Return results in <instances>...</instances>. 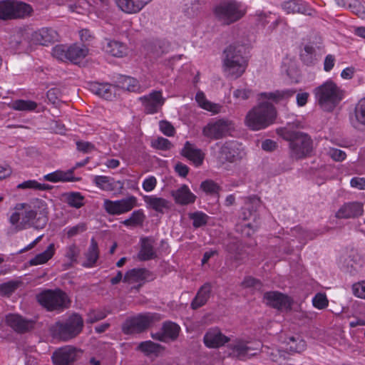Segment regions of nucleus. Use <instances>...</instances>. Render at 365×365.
Instances as JSON below:
<instances>
[{"label": "nucleus", "instance_id": "obj_1", "mask_svg": "<svg viewBox=\"0 0 365 365\" xmlns=\"http://www.w3.org/2000/svg\"><path fill=\"white\" fill-rule=\"evenodd\" d=\"M246 50L245 45L241 43L231 44L224 50L223 68L228 77L237 79L245 73L247 66Z\"/></svg>", "mask_w": 365, "mask_h": 365}, {"label": "nucleus", "instance_id": "obj_2", "mask_svg": "<svg viewBox=\"0 0 365 365\" xmlns=\"http://www.w3.org/2000/svg\"><path fill=\"white\" fill-rule=\"evenodd\" d=\"M279 134L289 142L290 155L292 158H303L311 153L312 140L307 133L284 128L279 131Z\"/></svg>", "mask_w": 365, "mask_h": 365}, {"label": "nucleus", "instance_id": "obj_3", "mask_svg": "<svg viewBox=\"0 0 365 365\" xmlns=\"http://www.w3.org/2000/svg\"><path fill=\"white\" fill-rule=\"evenodd\" d=\"M277 116L274 106L262 102L252 108L246 115L245 125L252 130H259L272 124Z\"/></svg>", "mask_w": 365, "mask_h": 365}, {"label": "nucleus", "instance_id": "obj_4", "mask_svg": "<svg viewBox=\"0 0 365 365\" xmlns=\"http://www.w3.org/2000/svg\"><path fill=\"white\" fill-rule=\"evenodd\" d=\"M217 21L223 26H228L240 20L245 12L240 4L235 0H222L214 8Z\"/></svg>", "mask_w": 365, "mask_h": 365}, {"label": "nucleus", "instance_id": "obj_5", "mask_svg": "<svg viewBox=\"0 0 365 365\" xmlns=\"http://www.w3.org/2000/svg\"><path fill=\"white\" fill-rule=\"evenodd\" d=\"M342 91L331 81L316 88V96L323 110L331 111L342 99Z\"/></svg>", "mask_w": 365, "mask_h": 365}, {"label": "nucleus", "instance_id": "obj_6", "mask_svg": "<svg viewBox=\"0 0 365 365\" xmlns=\"http://www.w3.org/2000/svg\"><path fill=\"white\" fill-rule=\"evenodd\" d=\"M40 203L43 208L38 214L26 203H19L16 205L15 210L21 211V224H23L24 227L29 225L36 229H42L46 226L48 222V212L45 205L41 202Z\"/></svg>", "mask_w": 365, "mask_h": 365}, {"label": "nucleus", "instance_id": "obj_7", "mask_svg": "<svg viewBox=\"0 0 365 365\" xmlns=\"http://www.w3.org/2000/svg\"><path fill=\"white\" fill-rule=\"evenodd\" d=\"M36 298L39 304L48 311L61 312L67 308L69 304L66 294L59 289L44 290L39 293Z\"/></svg>", "mask_w": 365, "mask_h": 365}, {"label": "nucleus", "instance_id": "obj_8", "mask_svg": "<svg viewBox=\"0 0 365 365\" xmlns=\"http://www.w3.org/2000/svg\"><path fill=\"white\" fill-rule=\"evenodd\" d=\"M83 320L81 315L73 314L65 322H56L53 327V334L63 341L76 337L81 333Z\"/></svg>", "mask_w": 365, "mask_h": 365}, {"label": "nucleus", "instance_id": "obj_9", "mask_svg": "<svg viewBox=\"0 0 365 365\" xmlns=\"http://www.w3.org/2000/svg\"><path fill=\"white\" fill-rule=\"evenodd\" d=\"M31 6L23 1L16 0L0 1V19L9 20L23 19L31 14Z\"/></svg>", "mask_w": 365, "mask_h": 365}, {"label": "nucleus", "instance_id": "obj_10", "mask_svg": "<svg viewBox=\"0 0 365 365\" xmlns=\"http://www.w3.org/2000/svg\"><path fill=\"white\" fill-rule=\"evenodd\" d=\"M157 319V314L148 313L128 319L123 326L125 334L140 333L146 329Z\"/></svg>", "mask_w": 365, "mask_h": 365}, {"label": "nucleus", "instance_id": "obj_11", "mask_svg": "<svg viewBox=\"0 0 365 365\" xmlns=\"http://www.w3.org/2000/svg\"><path fill=\"white\" fill-rule=\"evenodd\" d=\"M214 155L221 165L225 163H234L241 158L238 144L235 141L226 142L215 152Z\"/></svg>", "mask_w": 365, "mask_h": 365}, {"label": "nucleus", "instance_id": "obj_12", "mask_svg": "<svg viewBox=\"0 0 365 365\" xmlns=\"http://www.w3.org/2000/svg\"><path fill=\"white\" fill-rule=\"evenodd\" d=\"M250 343L240 339H237L230 343L228 346L231 350L230 355L244 359L256 354V351L261 346L259 342H257L255 346L249 345Z\"/></svg>", "mask_w": 365, "mask_h": 365}, {"label": "nucleus", "instance_id": "obj_13", "mask_svg": "<svg viewBox=\"0 0 365 365\" xmlns=\"http://www.w3.org/2000/svg\"><path fill=\"white\" fill-rule=\"evenodd\" d=\"M136 197L134 196L115 201L106 200L104 207L109 214L120 215L131 210L136 205Z\"/></svg>", "mask_w": 365, "mask_h": 365}, {"label": "nucleus", "instance_id": "obj_14", "mask_svg": "<svg viewBox=\"0 0 365 365\" xmlns=\"http://www.w3.org/2000/svg\"><path fill=\"white\" fill-rule=\"evenodd\" d=\"M265 303L278 310H289L292 300L287 295L276 291L267 292L264 294Z\"/></svg>", "mask_w": 365, "mask_h": 365}, {"label": "nucleus", "instance_id": "obj_15", "mask_svg": "<svg viewBox=\"0 0 365 365\" xmlns=\"http://www.w3.org/2000/svg\"><path fill=\"white\" fill-rule=\"evenodd\" d=\"M230 130V122L220 119L208 123L202 130L203 135L212 139H220L224 137Z\"/></svg>", "mask_w": 365, "mask_h": 365}, {"label": "nucleus", "instance_id": "obj_16", "mask_svg": "<svg viewBox=\"0 0 365 365\" xmlns=\"http://www.w3.org/2000/svg\"><path fill=\"white\" fill-rule=\"evenodd\" d=\"M139 100L144 106L145 112L149 114L157 113L165 102L161 91H153L148 95L140 97Z\"/></svg>", "mask_w": 365, "mask_h": 365}, {"label": "nucleus", "instance_id": "obj_17", "mask_svg": "<svg viewBox=\"0 0 365 365\" xmlns=\"http://www.w3.org/2000/svg\"><path fill=\"white\" fill-rule=\"evenodd\" d=\"M78 350L71 346H66L56 350L52 356L55 365H73L76 360Z\"/></svg>", "mask_w": 365, "mask_h": 365}, {"label": "nucleus", "instance_id": "obj_18", "mask_svg": "<svg viewBox=\"0 0 365 365\" xmlns=\"http://www.w3.org/2000/svg\"><path fill=\"white\" fill-rule=\"evenodd\" d=\"M58 33L51 28H42L31 34L32 44L46 46L58 41Z\"/></svg>", "mask_w": 365, "mask_h": 365}, {"label": "nucleus", "instance_id": "obj_19", "mask_svg": "<svg viewBox=\"0 0 365 365\" xmlns=\"http://www.w3.org/2000/svg\"><path fill=\"white\" fill-rule=\"evenodd\" d=\"M180 327L178 324L173 322H165L163 323L161 331L152 333V338L161 341L168 340H175L178 336Z\"/></svg>", "mask_w": 365, "mask_h": 365}, {"label": "nucleus", "instance_id": "obj_20", "mask_svg": "<svg viewBox=\"0 0 365 365\" xmlns=\"http://www.w3.org/2000/svg\"><path fill=\"white\" fill-rule=\"evenodd\" d=\"M6 324L15 331L24 333L33 328L34 324L18 314H9L5 317Z\"/></svg>", "mask_w": 365, "mask_h": 365}, {"label": "nucleus", "instance_id": "obj_21", "mask_svg": "<svg viewBox=\"0 0 365 365\" xmlns=\"http://www.w3.org/2000/svg\"><path fill=\"white\" fill-rule=\"evenodd\" d=\"M203 340L207 347L217 348L228 342L230 339L218 328H212L205 333Z\"/></svg>", "mask_w": 365, "mask_h": 365}, {"label": "nucleus", "instance_id": "obj_22", "mask_svg": "<svg viewBox=\"0 0 365 365\" xmlns=\"http://www.w3.org/2000/svg\"><path fill=\"white\" fill-rule=\"evenodd\" d=\"M363 205L354 202L344 204L336 213L337 218H354L362 215Z\"/></svg>", "mask_w": 365, "mask_h": 365}, {"label": "nucleus", "instance_id": "obj_23", "mask_svg": "<svg viewBox=\"0 0 365 365\" xmlns=\"http://www.w3.org/2000/svg\"><path fill=\"white\" fill-rule=\"evenodd\" d=\"M180 153L182 156L192 161L196 166L202 164L204 154L200 149L197 148L195 145L189 141L185 142Z\"/></svg>", "mask_w": 365, "mask_h": 365}, {"label": "nucleus", "instance_id": "obj_24", "mask_svg": "<svg viewBox=\"0 0 365 365\" xmlns=\"http://www.w3.org/2000/svg\"><path fill=\"white\" fill-rule=\"evenodd\" d=\"M31 42V34L21 31H16L11 35L9 38V45L11 48L16 50H24L27 48Z\"/></svg>", "mask_w": 365, "mask_h": 365}, {"label": "nucleus", "instance_id": "obj_25", "mask_svg": "<svg viewBox=\"0 0 365 365\" xmlns=\"http://www.w3.org/2000/svg\"><path fill=\"white\" fill-rule=\"evenodd\" d=\"M75 168H71L67 171L56 170L53 173L45 175L43 179L51 182H77L81 180L79 178L73 176Z\"/></svg>", "mask_w": 365, "mask_h": 365}, {"label": "nucleus", "instance_id": "obj_26", "mask_svg": "<svg viewBox=\"0 0 365 365\" xmlns=\"http://www.w3.org/2000/svg\"><path fill=\"white\" fill-rule=\"evenodd\" d=\"M212 289V286L210 282L202 285L191 302V307L193 309H197L205 305L211 296Z\"/></svg>", "mask_w": 365, "mask_h": 365}, {"label": "nucleus", "instance_id": "obj_27", "mask_svg": "<svg viewBox=\"0 0 365 365\" xmlns=\"http://www.w3.org/2000/svg\"><path fill=\"white\" fill-rule=\"evenodd\" d=\"M152 0H116V4L120 10L128 14L138 13Z\"/></svg>", "mask_w": 365, "mask_h": 365}, {"label": "nucleus", "instance_id": "obj_28", "mask_svg": "<svg viewBox=\"0 0 365 365\" xmlns=\"http://www.w3.org/2000/svg\"><path fill=\"white\" fill-rule=\"evenodd\" d=\"M149 275V272L143 268H134L128 271L124 277L123 282L128 284L138 283L140 287L145 280H147Z\"/></svg>", "mask_w": 365, "mask_h": 365}, {"label": "nucleus", "instance_id": "obj_29", "mask_svg": "<svg viewBox=\"0 0 365 365\" xmlns=\"http://www.w3.org/2000/svg\"><path fill=\"white\" fill-rule=\"evenodd\" d=\"M307 346L306 341L299 335H295L287 339L284 342L282 349H285L289 354L301 353L305 350Z\"/></svg>", "mask_w": 365, "mask_h": 365}, {"label": "nucleus", "instance_id": "obj_30", "mask_svg": "<svg viewBox=\"0 0 365 365\" xmlns=\"http://www.w3.org/2000/svg\"><path fill=\"white\" fill-rule=\"evenodd\" d=\"M283 10L287 14H303L310 15L309 12L310 9L307 4L302 0H289L284 1L282 4Z\"/></svg>", "mask_w": 365, "mask_h": 365}, {"label": "nucleus", "instance_id": "obj_31", "mask_svg": "<svg viewBox=\"0 0 365 365\" xmlns=\"http://www.w3.org/2000/svg\"><path fill=\"white\" fill-rule=\"evenodd\" d=\"M171 193L178 204L187 205L193 203L196 198L186 185H182L178 190L172 191Z\"/></svg>", "mask_w": 365, "mask_h": 365}, {"label": "nucleus", "instance_id": "obj_32", "mask_svg": "<svg viewBox=\"0 0 365 365\" xmlns=\"http://www.w3.org/2000/svg\"><path fill=\"white\" fill-rule=\"evenodd\" d=\"M88 50L85 46L73 44L68 46L67 61L77 64L88 55Z\"/></svg>", "mask_w": 365, "mask_h": 365}, {"label": "nucleus", "instance_id": "obj_33", "mask_svg": "<svg viewBox=\"0 0 365 365\" xmlns=\"http://www.w3.org/2000/svg\"><path fill=\"white\" fill-rule=\"evenodd\" d=\"M103 48L115 57H123L127 53L126 45L114 40L106 39Z\"/></svg>", "mask_w": 365, "mask_h": 365}, {"label": "nucleus", "instance_id": "obj_34", "mask_svg": "<svg viewBox=\"0 0 365 365\" xmlns=\"http://www.w3.org/2000/svg\"><path fill=\"white\" fill-rule=\"evenodd\" d=\"M295 93L294 90L285 89L282 91L277 90L274 92L261 93L259 96L264 99L272 100L274 103H278L292 97Z\"/></svg>", "mask_w": 365, "mask_h": 365}, {"label": "nucleus", "instance_id": "obj_35", "mask_svg": "<svg viewBox=\"0 0 365 365\" xmlns=\"http://www.w3.org/2000/svg\"><path fill=\"white\" fill-rule=\"evenodd\" d=\"M115 83L118 87L128 91L137 92L140 90L138 80L130 76H120Z\"/></svg>", "mask_w": 365, "mask_h": 365}, {"label": "nucleus", "instance_id": "obj_36", "mask_svg": "<svg viewBox=\"0 0 365 365\" xmlns=\"http://www.w3.org/2000/svg\"><path fill=\"white\" fill-rule=\"evenodd\" d=\"M145 202L152 209L159 212H163L164 209L169 207L168 202L162 197L145 195L143 197Z\"/></svg>", "mask_w": 365, "mask_h": 365}, {"label": "nucleus", "instance_id": "obj_37", "mask_svg": "<svg viewBox=\"0 0 365 365\" xmlns=\"http://www.w3.org/2000/svg\"><path fill=\"white\" fill-rule=\"evenodd\" d=\"M91 91L106 100L113 97L112 86L108 83H95L91 86Z\"/></svg>", "mask_w": 365, "mask_h": 365}, {"label": "nucleus", "instance_id": "obj_38", "mask_svg": "<svg viewBox=\"0 0 365 365\" xmlns=\"http://www.w3.org/2000/svg\"><path fill=\"white\" fill-rule=\"evenodd\" d=\"M66 202L72 207L80 208L84 205V197L78 192H70L63 194Z\"/></svg>", "mask_w": 365, "mask_h": 365}, {"label": "nucleus", "instance_id": "obj_39", "mask_svg": "<svg viewBox=\"0 0 365 365\" xmlns=\"http://www.w3.org/2000/svg\"><path fill=\"white\" fill-rule=\"evenodd\" d=\"M300 58L307 66L314 64L317 61L315 47L312 44L306 45L300 53Z\"/></svg>", "mask_w": 365, "mask_h": 365}, {"label": "nucleus", "instance_id": "obj_40", "mask_svg": "<svg viewBox=\"0 0 365 365\" xmlns=\"http://www.w3.org/2000/svg\"><path fill=\"white\" fill-rule=\"evenodd\" d=\"M195 99H196L197 102L198 103L199 106L200 107H202L203 109L211 111L214 113H217L220 111V107L217 104L212 103L208 101L205 98L203 93H202V92L197 93Z\"/></svg>", "mask_w": 365, "mask_h": 365}, {"label": "nucleus", "instance_id": "obj_41", "mask_svg": "<svg viewBox=\"0 0 365 365\" xmlns=\"http://www.w3.org/2000/svg\"><path fill=\"white\" fill-rule=\"evenodd\" d=\"M145 215L142 210L134 211L131 216L125 220L123 223L126 226H138L141 225L145 220Z\"/></svg>", "mask_w": 365, "mask_h": 365}, {"label": "nucleus", "instance_id": "obj_42", "mask_svg": "<svg viewBox=\"0 0 365 365\" xmlns=\"http://www.w3.org/2000/svg\"><path fill=\"white\" fill-rule=\"evenodd\" d=\"M36 107L37 104L31 101L16 100L11 103V108L16 110H33Z\"/></svg>", "mask_w": 365, "mask_h": 365}, {"label": "nucleus", "instance_id": "obj_43", "mask_svg": "<svg viewBox=\"0 0 365 365\" xmlns=\"http://www.w3.org/2000/svg\"><path fill=\"white\" fill-rule=\"evenodd\" d=\"M189 218L192 220V225L195 228L201 227L207 223L208 216L202 212L189 213Z\"/></svg>", "mask_w": 365, "mask_h": 365}, {"label": "nucleus", "instance_id": "obj_44", "mask_svg": "<svg viewBox=\"0 0 365 365\" xmlns=\"http://www.w3.org/2000/svg\"><path fill=\"white\" fill-rule=\"evenodd\" d=\"M160 345L152 341H145L139 344L138 348L146 355L156 354L160 350Z\"/></svg>", "mask_w": 365, "mask_h": 365}, {"label": "nucleus", "instance_id": "obj_45", "mask_svg": "<svg viewBox=\"0 0 365 365\" xmlns=\"http://www.w3.org/2000/svg\"><path fill=\"white\" fill-rule=\"evenodd\" d=\"M261 201L260 199L257 196L250 197L246 203V210L250 212V215H253V218L257 217V210L260 207Z\"/></svg>", "mask_w": 365, "mask_h": 365}, {"label": "nucleus", "instance_id": "obj_46", "mask_svg": "<svg viewBox=\"0 0 365 365\" xmlns=\"http://www.w3.org/2000/svg\"><path fill=\"white\" fill-rule=\"evenodd\" d=\"M108 314L106 310H91L88 313L86 322L93 324L98 321L105 319Z\"/></svg>", "mask_w": 365, "mask_h": 365}, {"label": "nucleus", "instance_id": "obj_47", "mask_svg": "<svg viewBox=\"0 0 365 365\" xmlns=\"http://www.w3.org/2000/svg\"><path fill=\"white\" fill-rule=\"evenodd\" d=\"M151 146L158 150H168L172 148L173 145L168 139L158 137L151 141Z\"/></svg>", "mask_w": 365, "mask_h": 365}, {"label": "nucleus", "instance_id": "obj_48", "mask_svg": "<svg viewBox=\"0 0 365 365\" xmlns=\"http://www.w3.org/2000/svg\"><path fill=\"white\" fill-rule=\"evenodd\" d=\"M329 304V301L325 294L324 293H317L312 298V304L313 306L318 309H325Z\"/></svg>", "mask_w": 365, "mask_h": 365}, {"label": "nucleus", "instance_id": "obj_49", "mask_svg": "<svg viewBox=\"0 0 365 365\" xmlns=\"http://www.w3.org/2000/svg\"><path fill=\"white\" fill-rule=\"evenodd\" d=\"M354 113L357 121L365 125V98L361 99L356 104Z\"/></svg>", "mask_w": 365, "mask_h": 365}, {"label": "nucleus", "instance_id": "obj_50", "mask_svg": "<svg viewBox=\"0 0 365 365\" xmlns=\"http://www.w3.org/2000/svg\"><path fill=\"white\" fill-rule=\"evenodd\" d=\"M68 46L57 45L52 50V55L54 58L65 61H67Z\"/></svg>", "mask_w": 365, "mask_h": 365}, {"label": "nucleus", "instance_id": "obj_51", "mask_svg": "<svg viewBox=\"0 0 365 365\" xmlns=\"http://www.w3.org/2000/svg\"><path fill=\"white\" fill-rule=\"evenodd\" d=\"M94 182L97 187L103 190H110L112 185L110 182V178L103 175H97L94 178Z\"/></svg>", "mask_w": 365, "mask_h": 365}, {"label": "nucleus", "instance_id": "obj_52", "mask_svg": "<svg viewBox=\"0 0 365 365\" xmlns=\"http://www.w3.org/2000/svg\"><path fill=\"white\" fill-rule=\"evenodd\" d=\"M53 252H40L30 260V264L35 266L44 264L53 257Z\"/></svg>", "mask_w": 365, "mask_h": 365}, {"label": "nucleus", "instance_id": "obj_53", "mask_svg": "<svg viewBox=\"0 0 365 365\" xmlns=\"http://www.w3.org/2000/svg\"><path fill=\"white\" fill-rule=\"evenodd\" d=\"M140 251H153V249H158L156 247L157 243L154 237H145L140 239Z\"/></svg>", "mask_w": 365, "mask_h": 365}, {"label": "nucleus", "instance_id": "obj_54", "mask_svg": "<svg viewBox=\"0 0 365 365\" xmlns=\"http://www.w3.org/2000/svg\"><path fill=\"white\" fill-rule=\"evenodd\" d=\"M200 187L207 193L217 194L220 190L219 185L212 180H205L202 182Z\"/></svg>", "mask_w": 365, "mask_h": 365}, {"label": "nucleus", "instance_id": "obj_55", "mask_svg": "<svg viewBox=\"0 0 365 365\" xmlns=\"http://www.w3.org/2000/svg\"><path fill=\"white\" fill-rule=\"evenodd\" d=\"M348 8L361 19H365V8L358 0H351Z\"/></svg>", "mask_w": 365, "mask_h": 365}, {"label": "nucleus", "instance_id": "obj_56", "mask_svg": "<svg viewBox=\"0 0 365 365\" xmlns=\"http://www.w3.org/2000/svg\"><path fill=\"white\" fill-rule=\"evenodd\" d=\"M20 284L19 281H9L0 285V292L4 294H10L14 292Z\"/></svg>", "mask_w": 365, "mask_h": 365}, {"label": "nucleus", "instance_id": "obj_57", "mask_svg": "<svg viewBox=\"0 0 365 365\" xmlns=\"http://www.w3.org/2000/svg\"><path fill=\"white\" fill-rule=\"evenodd\" d=\"M351 289L355 297L365 299V280L354 283L352 285Z\"/></svg>", "mask_w": 365, "mask_h": 365}, {"label": "nucleus", "instance_id": "obj_58", "mask_svg": "<svg viewBox=\"0 0 365 365\" xmlns=\"http://www.w3.org/2000/svg\"><path fill=\"white\" fill-rule=\"evenodd\" d=\"M86 230V224L84 222H80L73 227L67 228L66 235L68 237L71 238L83 233Z\"/></svg>", "mask_w": 365, "mask_h": 365}, {"label": "nucleus", "instance_id": "obj_59", "mask_svg": "<svg viewBox=\"0 0 365 365\" xmlns=\"http://www.w3.org/2000/svg\"><path fill=\"white\" fill-rule=\"evenodd\" d=\"M346 265L348 267H350L354 271L357 272L359 268L362 266V260L359 255L356 253L349 257Z\"/></svg>", "mask_w": 365, "mask_h": 365}, {"label": "nucleus", "instance_id": "obj_60", "mask_svg": "<svg viewBox=\"0 0 365 365\" xmlns=\"http://www.w3.org/2000/svg\"><path fill=\"white\" fill-rule=\"evenodd\" d=\"M292 233L300 240H305L307 238L312 239V235L301 227H296L292 230Z\"/></svg>", "mask_w": 365, "mask_h": 365}, {"label": "nucleus", "instance_id": "obj_61", "mask_svg": "<svg viewBox=\"0 0 365 365\" xmlns=\"http://www.w3.org/2000/svg\"><path fill=\"white\" fill-rule=\"evenodd\" d=\"M98 252H85L86 260L81 264L86 267H91L94 265L98 258Z\"/></svg>", "mask_w": 365, "mask_h": 365}, {"label": "nucleus", "instance_id": "obj_62", "mask_svg": "<svg viewBox=\"0 0 365 365\" xmlns=\"http://www.w3.org/2000/svg\"><path fill=\"white\" fill-rule=\"evenodd\" d=\"M160 129L167 136H173L175 133L173 125L166 120L160 121Z\"/></svg>", "mask_w": 365, "mask_h": 365}, {"label": "nucleus", "instance_id": "obj_63", "mask_svg": "<svg viewBox=\"0 0 365 365\" xmlns=\"http://www.w3.org/2000/svg\"><path fill=\"white\" fill-rule=\"evenodd\" d=\"M165 52V50L160 43H153L150 46L149 53L150 56L154 58L160 57Z\"/></svg>", "mask_w": 365, "mask_h": 365}, {"label": "nucleus", "instance_id": "obj_64", "mask_svg": "<svg viewBox=\"0 0 365 365\" xmlns=\"http://www.w3.org/2000/svg\"><path fill=\"white\" fill-rule=\"evenodd\" d=\"M329 155L335 161H342L346 157L345 152L337 148H330Z\"/></svg>", "mask_w": 365, "mask_h": 365}]
</instances>
